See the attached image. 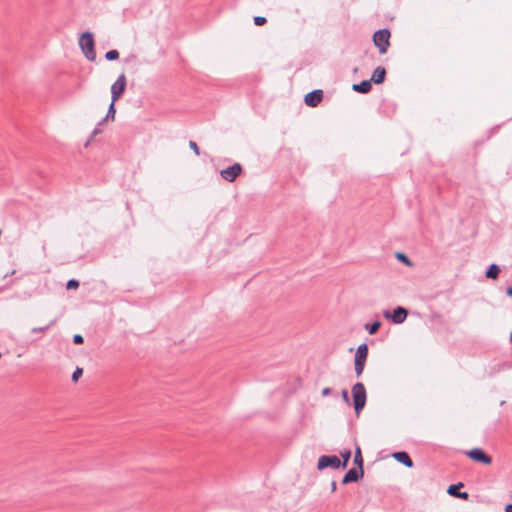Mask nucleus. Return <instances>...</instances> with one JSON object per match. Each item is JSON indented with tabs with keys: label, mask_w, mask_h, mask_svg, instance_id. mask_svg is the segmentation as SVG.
Returning a JSON list of instances; mask_svg holds the SVG:
<instances>
[{
	"label": "nucleus",
	"mask_w": 512,
	"mask_h": 512,
	"mask_svg": "<svg viewBox=\"0 0 512 512\" xmlns=\"http://www.w3.org/2000/svg\"><path fill=\"white\" fill-rule=\"evenodd\" d=\"M115 113H116V110H115V102H113V100H111V103L109 105V108H108V111H107V114L105 116V118L102 120V122L106 121V120H114L115 118Z\"/></svg>",
	"instance_id": "16"
},
{
	"label": "nucleus",
	"mask_w": 512,
	"mask_h": 512,
	"mask_svg": "<svg viewBox=\"0 0 512 512\" xmlns=\"http://www.w3.org/2000/svg\"><path fill=\"white\" fill-rule=\"evenodd\" d=\"M266 22H267V20H266V18H265V17H262V16H256V17H254V23H255V25H257V26L264 25Z\"/></svg>",
	"instance_id": "26"
},
{
	"label": "nucleus",
	"mask_w": 512,
	"mask_h": 512,
	"mask_svg": "<svg viewBox=\"0 0 512 512\" xmlns=\"http://www.w3.org/2000/svg\"><path fill=\"white\" fill-rule=\"evenodd\" d=\"M354 408L357 413L365 406L366 403V391L362 383H356L352 388Z\"/></svg>",
	"instance_id": "2"
},
{
	"label": "nucleus",
	"mask_w": 512,
	"mask_h": 512,
	"mask_svg": "<svg viewBox=\"0 0 512 512\" xmlns=\"http://www.w3.org/2000/svg\"><path fill=\"white\" fill-rule=\"evenodd\" d=\"M189 147L194 151V153H195L196 155H199V154H200L199 147H198V145H197V143H196V142H194V141H190V142H189Z\"/></svg>",
	"instance_id": "27"
},
{
	"label": "nucleus",
	"mask_w": 512,
	"mask_h": 512,
	"mask_svg": "<svg viewBox=\"0 0 512 512\" xmlns=\"http://www.w3.org/2000/svg\"><path fill=\"white\" fill-rule=\"evenodd\" d=\"M381 326V323L379 321L373 322V323H367L365 324V329L368 331L369 334L376 333Z\"/></svg>",
	"instance_id": "17"
},
{
	"label": "nucleus",
	"mask_w": 512,
	"mask_h": 512,
	"mask_svg": "<svg viewBox=\"0 0 512 512\" xmlns=\"http://www.w3.org/2000/svg\"><path fill=\"white\" fill-rule=\"evenodd\" d=\"M505 512H512V504H508L505 508Z\"/></svg>",
	"instance_id": "32"
},
{
	"label": "nucleus",
	"mask_w": 512,
	"mask_h": 512,
	"mask_svg": "<svg viewBox=\"0 0 512 512\" xmlns=\"http://www.w3.org/2000/svg\"><path fill=\"white\" fill-rule=\"evenodd\" d=\"M330 392V389L329 388H325L322 392L323 395H328Z\"/></svg>",
	"instance_id": "34"
},
{
	"label": "nucleus",
	"mask_w": 512,
	"mask_h": 512,
	"mask_svg": "<svg viewBox=\"0 0 512 512\" xmlns=\"http://www.w3.org/2000/svg\"><path fill=\"white\" fill-rule=\"evenodd\" d=\"M79 46L87 60L95 61V59H96V52H95V48H94L95 43H94L93 34L91 32H88V31L84 32L80 36Z\"/></svg>",
	"instance_id": "1"
},
{
	"label": "nucleus",
	"mask_w": 512,
	"mask_h": 512,
	"mask_svg": "<svg viewBox=\"0 0 512 512\" xmlns=\"http://www.w3.org/2000/svg\"><path fill=\"white\" fill-rule=\"evenodd\" d=\"M363 475H364L363 469L357 470L355 468H352L345 474V476L342 480V483L347 484L350 482H356L359 478L363 477Z\"/></svg>",
	"instance_id": "10"
},
{
	"label": "nucleus",
	"mask_w": 512,
	"mask_h": 512,
	"mask_svg": "<svg viewBox=\"0 0 512 512\" xmlns=\"http://www.w3.org/2000/svg\"><path fill=\"white\" fill-rule=\"evenodd\" d=\"M392 456H393V458L395 460H397L398 462L404 464L408 468H411L413 466V462H412L411 458L404 451L396 452Z\"/></svg>",
	"instance_id": "12"
},
{
	"label": "nucleus",
	"mask_w": 512,
	"mask_h": 512,
	"mask_svg": "<svg viewBox=\"0 0 512 512\" xmlns=\"http://www.w3.org/2000/svg\"><path fill=\"white\" fill-rule=\"evenodd\" d=\"M99 133H100V130H99L98 128H95V129L93 130V132H92V135H91V136H92V137H94V136H96V135H97V134H99Z\"/></svg>",
	"instance_id": "31"
},
{
	"label": "nucleus",
	"mask_w": 512,
	"mask_h": 512,
	"mask_svg": "<svg viewBox=\"0 0 512 512\" xmlns=\"http://www.w3.org/2000/svg\"><path fill=\"white\" fill-rule=\"evenodd\" d=\"M506 294L512 297V287L507 288Z\"/></svg>",
	"instance_id": "33"
},
{
	"label": "nucleus",
	"mask_w": 512,
	"mask_h": 512,
	"mask_svg": "<svg viewBox=\"0 0 512 512\" xmlns=\"http://www.w3.org/2000/svg\"><path fill=\"white\" fill-rule=\"evenodd\" d=\"M331 487H332V491H335L336 490V482H332Z\"/></svg>",
	"instance_id": "35"
},
{
	"label": "nucleus",
	"mask_w": 512,
	"mask_h": 512,
	"mask_svg": "<svg viewBox=\"0 0 512 512\" xmlns=\"http://www.w3.org/2000/svg\"><path fill=\"white\" fill-rule=\"evenodd\" d=\"M500 268L496 264H491L486 271V277L490 279H496L499 275Z\"/></svg>",
	"instance_id": "15"
},
{
	"label": "nucleus",
	"mask_w": 512,
	"mask_h": 512,
	"mask_svg": "<svg viewBox=\"0 0 512 512\" xmlns=\"http://www.w3.org/2000/svg\"><path fill=\"white\" fill-rule=\"evenodd\" d=\"M396 258L408 267H411L413 265L412 261L404 253L397 252Z\"/></svg>",
	"instance_id": "19"
},
{
	"label": "nucleus",
	"mask_w": 512,
	"mask_h": 512,
	"mask_svg": "<svg viewBox=\"0 0 512 512\" xmlns=\"http://www.w3.org/2000/svg\"><path fill=\"white\" fill-rule=\"evenodd\" d=\"M51 324H52V322L50 324H48L47 326H45V327L33 328L32 332H42V331H45V330H47L51 326Z\"/></svg>",
	"instance_id": "29"
},
{
	"label": "nucleus",
	"mask_w": 512,
	"mask_h": 512,
	"mask_svg": "<svg viewBox=\"0 0 512 512\" xmlns=\"http://www.w3.org/2000/svg\"><path fill=\"white\" fill-rule=\"evenodd\" d=\"M242 172V166L239 163H235L220 171V175L223 179L229 182H233L239 174Z\"/></svg>",
	"instance_id": "7"
},
{
	"label": "nucleus",
	"mask_w": 512,
	"mask_h": 512,
	"mask_svg": "<svg viewBox=\"0 0 512 512\" xmlns=\"http://www.w3.org/2000/svg\"><path fill=\"white\" fill-rule=\"evenodd\" d=\"M127 85V79L124 73L120 74L116 81L111 85V100L116 102L123 95Z\"/></svg>",
	"instance_id": "4"
},
{
	"label": "nucleus",
	"mask_w": 512,
	"mask_h": 512,
	"mask_svg": "<svg viewBox=\"0 0 512 512\" xmlns=\"http://www.w3.org/2000/svg\"><path fill=\"white\" fill-rule=\"evenodd\" d=\"M368 354H355V372L360 376L363 372Z\"/></svg>",
	"instance_id": "11"
},
{
	"label": "nucleus",
	"mask_w": 512,
	"mask_h": 512,
	"mask_svg": "<svg viewBox=\"0 0 512 512\" xmlns=\"http://www.w3.org/2000/svg\"><path fill=\"white\" fill-rule=\"evenodd\" d=\"M352 89L355 91V92H358V93H368L369 91H371L372 89V83L370 80H363L362 82L358 83V84H354L352 86Z\"/></svg>",
	"instance_id": "14"
},
{
	"label": "nucleus",
	"mask_w": 512,
	"mask_h": 512,
	"mask_svg": "<svg viewBox=\"0 0 512 512\" xmlns=\"http://www.w3.org/2000/svg\"><path fill=\"white\" fill-rule=\"evenodd\" d=\"M338 469L341 467V460L336 455H323L318 459L317 468L323 470L325 468Z\"/></svg>",
	"instance_id": "5"
},
{
	"label": "nucleus",
	"mask_w": 512,
	"mask_h": 512,
	"mask_svg": "<svg viewBox=\"0 0 512 512\" xmlns=\"http://www.w3.org/2000/svg\"><path fill=\"white\" fill-rule=\"evenodd\" d=\"M390 32L388 29H381L374 33L373 42L379 48V52L384 54L389 46Z\"/></svg>",
	"instance_id": "3"
},
{
	"label": "nucleus",
	"mask_w": 512,
	"mask_h": 512,
	"mask_svg": "<svg viewBox=\"0 0 512 512\" xmlns=\"http://www.w3.org/2000/svg\"><path fill=\"white\" fill-rule=\"evenodd\" d=\"M354 463L358 465L359 469H363V458L359 447L355 451Z\"/></svg>",
	"instance_id": "18"
},
{
	"label": "nucleus",
	"mask_w": 512,
	"mask_h": 512,
	"mask_svg": "<svg viewBox=\"0 0 512 512\" xmlns=\"http://www.w3.org/2000/svg\"><path fill=\"white\" fill-rule=\"evenodd\" d=\"M383 315L393 323L401 324L406 320L408 311L404 307L398 306L393 310V312L385 311Z\"/></svg>",
	"instance_id": "6"
},
{
	"label": "nucleus",
	"mask_w": 512,
	"mask_h": 512,
	"mask_svg": "<svg viewBox=\"0 0 512 512\" xmlns=\"http://www.w3.org/2000/svg\"><path fill=\"white\" fill-rule=\"evenodd\" d=\"M461 486H463L462 483H459V485H451V486H449V488L447 490L448 494L457 497V493H459L458 492V488L461 487Z\"/></svg>",
	"instance_id": "23"
},
{
	"label": "nucleus",
	"mask_w": 512,
	"mask_h": 512,
	"mask_svg": "<svg viewBox=\"0 0 512 512\" xmlns=\"http://www.w3.org/2000/svg\"><path fill=\"white\" fill-rule=\"evenodd\" d=\"M386 70L385 68L379 66L377 67L372 74L371 82H374L375 84H381L385 80Z\"/></svg>",
	"instance_id": "13"
},
{
	"label": "nucleus",
	"mask_w": 512,
	"mask_h": 512,
	"mask_svg": "<svg viewBox=\"0 0 512 512\" xmlns=\"http://www.w3.org/2000/svg\"><path fill=\"white\" fill-rule=\"evenodd\" d=\"M348 352H368V345L367 343H362L356 350L353 347L349 348Z\"/></svg>",
	"instance_id": "22"
},
{
	"label": "nucleus",
	"mask_w": 512,
	"mask_h": 512,
	"mask_svg": "<svg viewBox=\"0 0 512 512\" xmlns=\"http://www.w3.org/2000/svg\"><path fill=\"white\" fill-rule=\"evenodd\" d=\"M341 457L343 459V462H341V467L346 468L351 457V451L349 449L342 451Z\"/></svg>",
	"instance_id": "20"
},
{
	"label": "nucleus",
	"mask_w": 512,
	"mask_h": 512,
	"mask_svg": "<svg viewBox=\"0 0 512 512\" xmlns=\"http://www.w3.org/2000/svg\"><path fill=\"white\" fill-rule=\"evenodd\" d=\"M73 342H74L75 344H80V343H82V342H83V337H82L81 335H79V334H76V335H74V337H73Z\"/></svg>",
	"instance_id": "28"
},
{
	"label": "nucleus",
	"mask_w": 512,
	"mask_h": 512,
	"mask_svg": "<svg viewBox=\"0 0 512 512\" xmlns=\"http://www.w3.org/2000/svg\"><path fill=\"white\" fill-rule=\"evenodd\" d=\"M457 497L461 498V499H467L468 493L467 492H459V493H457Z\"/></svg>",
	"instance_id": "30"
},
{
	"label": "nucleus",
	"mask_w": 512,
	"mask_h": 512,
	"mask_svg": "<svg viewBox=\"0 0 512 512\" xmlns=\"http://www.w3.org/2000/svg\"><path fill=\"white\" fill-rule=\"evenodd\" d=\"M323 98L322 90H313L305 95L304 102L309 107H316Z\"/></svg>",
	"instance_id": "9"
},
{
	"label": "nucleus",
	"mask_w": 512,
	"mask_h": 512,
	"mask_svg": "<svg viewBox=\"0 0 512 512\" xmlns=\"http://www.w3.org/2000/svg\"><path fill=\"white\" fill-rule=\"evenodd\" d=\"M83 370L82 368L77 367L76 370L72 374V381L77 382L79 378L82 376Z\"/></svg>",
	"instance_id": "24"
},
{
	"label": "nucleus",
	"mask_w": 512,
	"mask_h": 512,
	"mask_svg": "<svg viewBox=\"0 0 512 512\" xmlns=\"http://www.w3.org/2000/svg\"><path fill=\"white\" fill-rule=\"evenodd\" d=\"M79 286V282L75 279H71L67 282L66 287L67 289H76Z\"/></svg>",
	"instance_id": "25"
},
{
	"label": "nucleus",
	"mask_w": 512,
	"mask_h": 512,
	"mask_svg": "<svg viewBox=\"0 0 512 512\" xmlns=\"http://www.w3.org/2000/svg\"><path fill=\"white\" fill-rule=\"evenodd\" d=\"M466 455L477 462H481L483 464L489 465L492 462V459L490 456L486 455L482 449L480 448H474L468 452H466Z\"/></svg>",
	"instance_id": "8"
},
{
	"label": "nucleus",
	"mask_w": 512,
	"mask_h": 512,
	"mask_svg": "<svg viewBox=\"0 0 512 512\" xmlns=\"http://www.w3.org/2000/svg\"><path fill=\"white\" fill-rule=\"evenodd\" d=\"M105 58L107 61H115L119 58V52L115 49L109 50L106 52Z\"/></svg>",
	"instance_id": "21"
}]
</instances>
